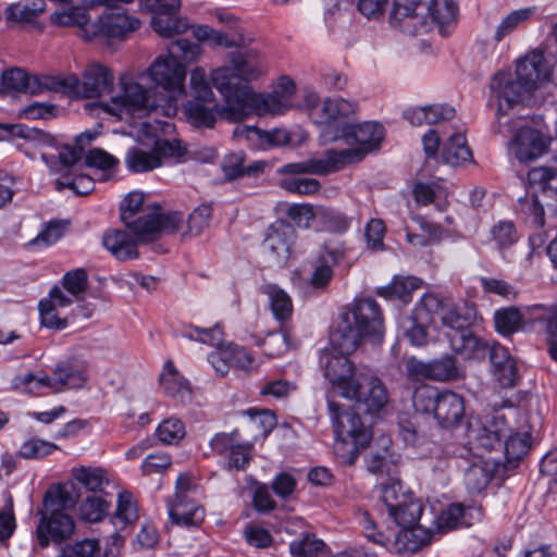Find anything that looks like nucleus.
Masks as SVG:
<instances>
[{
    "instance_id": "nucleus-17",
    "label": "nucleus",
    "mask_w": 557,
    "mask_h": 557,
    "mask_svg": "<svg viewBox=\"0 0 557 557\" xmlns=\"http://www.w3.org/2000/svg\"><path fill=\"white\" fill-rule=\"evenodd\" d=\"M490 87L493 97L498 102L496 120L499 126L498 132L502 133V127L508 124V121L505 120L506 110L527 101L533 91L518 79L516 74L506 71L496 73Z\"/></svg>"
},
{
    "instance_id": "nucleus-20",
    "label": "nucleus",
    "mask_w": 557,
    "mask_h": 557,
    "mask_svg": "<svg viewBox=\"0 0 557 557\" xmlns=\"http://www.w3.org/2000/svg\"><path fill=\"white\" fill-rule=\"evenodd\" d=\"M548 144V136L539 129L521 124L508 143V150L519 162H528L544 154Z\"/></svg>"
},
{
    "instance_id": "nucleus-34",
    "label": "nucleus",
    "mask_w": 557,
    "mask_h": 557,
    "mask_svg": "<svg viewBox=\"0 0 557 557\" xmlns=\"http://www.w3.org/2000/svg\"><path fill=\"white\" fill-rule=\"evenodd\" d=\"M382 448L377 451H371L366 458L367 470L377 476L388 478L386 483L392 481H399L395 478L397 473V458L389 449V438L383 437L381 440Z\"/></svg>"
},
{
    "instance_id": "nucleus-55",
    "label": "nucleus",
    "mask_w": 557,
    "mask_h": 557,
    "mask_svg": "<svg viewBox=\"0 0 557 557\" xmlns=\"http://www.w3.org/2000/svg\"><path fill=\"white\" fill-rule=\"evenodd\" d=\"M45 0H30L26 4L12 3L7 8V18L12 22L28 23L45 11Z\"/></svg>"
},
{
    "instance_id": "nucleus-7",
    "label": "nucleus",
    "mask_w": 557,
    "mask_h": 557,
    "mask_svg": "<svg viewBox=\"0 0 557 557\" xmlns=\"http://www.w3.org/2000/svg\"><path fill=\"white\" fill-rule=\"evenodd\" d=\"M51 22L60 26H78L85 40L123 38L140 26V21L124 12H108L91 21L85 8L69 7L51 14Z\"/></svg>"
},
{
    "instance_id": "nucleus-36",
    "label": "nucleus",
    "mask_w": 557,
    "mask_h": 557,
    "mask_svg": "<svg viewBox=\"0 0 557 557\" xmlns=\"http://www.w3.org/2000/svg\"><path fill=\"white\" fill-rule=\"evenodd\" d=\"M170 519L178 525H195L202 521L205 510L194 499L173 497L168 500Z\"/></svg>"
},
{
    "instance_id": "nucleus-26",
    "label": "nucleus",
    "mask_w": 557,
    "mask_h": 557,
    "mask_svg": "<svg viewBox=\"0 0 557 557\" xmlns=\"http://www.w3.org/2000/svg\"><path fill=\"white\" fill-rule=\"evenodd\" d=\"M466 414L465 399L450 389H442L435 406L433 418L443 428L458 425Z\"/></svg>"
},
{
    "instance_id": "nucleus-50",
    "label": "nucleus",
    "mask_w": 557,
    "mask_h": 557,
    "mask_svg": "<svg viewBox=\"0 0 557 557\" xmlns=\"http://www.w3.org/2000/svg\"><path fill=\"white\" fill-rule=\"evenodd\" d=\"M17 135L25 140L24 144L18 145V148L30 159H35V153L29 151L30 148L51 147L55 141L52 135L39 128L21 126Z\"/></svg>"
},
{
    "instance_id": "nucleus-18",
    "label": "nucleus",
    "mask_w": 557,
    "mask_h": 557,
    "mask_svg": "<svg viewBox=\"0 0 557 557\" xmlns=\"http://www.w3.org/2000/svg\"><path fill=\"white\" fill-rule=\"evenodd\" d=\"M509 426L505 416L495 412L491 418L482 421L479 417H469L467 422V440L470 449L491 451L500 446L502 438L507 436Z\"/></svg>"
},
{
    "instance_id": "nucleus-51",
    "label": "nucleus",
    "mask_w": 557,
    "mask_h": 557,
    "mask_svg": "<svg viewBox=\"0 0 557 557\" xmlns=\"http://www.w3.org/2000/svg\"><path fill=\"white\" fill-rule=\"evenodd\" d=\"M244 156L242 153H231L226 156L222 163V170L228 180H235L245 174L251 175L263 171L264 164L255 162L249 165L244 164Z\"/></svg>"
},
{
    "instance_id": "nucleus-4",
    "label": "nucleus",
    "mask_w": 557,
    "mask_h": 557,
    "mask_svg": "<svg viewBox=\"0 0 557 557\" xmlns=\"http://www.w3.org/2000/svg\"><path fill=\"white\" fill-rule=\"evenodd\" d=\"M136 116H134L135 119ZM138 126V140L136 146L127 149L124 158L126 169L132 173L150 172L160 168L169 160H176L184 153L178 140H169L159 137V132L165 133L171 124L159 120L132 122Z\"/></svg>"
},
{
    "instance_id": "nucleus-54",
    "label": "nucleus",
    "mask_w": 557,
    "mask_h": 557,
    "mask_svg": "<svg viewBox=\"0 0 557 557\" xmlns=\"http://www.w3.org/2000/svg\"><path fill=\"white\" fill-rule=\"evenodd\" d=\"M137 518L138 508L133 494L127 491L120 492L114 515L115 524L123 529L127 524L135 522Z\"/></svg>"
},
{
    "instance_id": "nucleus-35",
    "label": "nucleus",
    "mask_w": 557,
    "mask_h": 557,
    "mask_svg": "<svg viewBox=\"0 0 557 557\" xmlns=\"http://www.w3.org/2000/svg\"><path fill=\"white\" fill-rule=\"evenodd\" d=\"M455 109L448 104L436 103L404 111V117L414 126L432 125L449 121L455 116Z\"/></svg>"
},
{
    "instance_id": "nucleus-37",
    "label": "nucleus",
    "mask_w": 557,
    "mask_h": 557,
    "mask_svg": "<svg viewBox=\"0 0 557 557\" xmlns=\"http://www.w3.org/2000/svg\"><path fill=\"white\" fill-rule=\"evenodd\" d=\"M260 290L268 297L269 307L274 318L284 327L293 314V301L290 296L278 285L274 283H264Z\"/></svg>"
},
{
    "instance_id": "nucleus-53",
    "label": "nucleus",
    "mask_w": 557,
    "mask_h": 557,
    "mask_svg": "<svg viewBox=\"0 0 557 557\" xmlns=\"http://www.w3.org/2000/svg\"><path fill=\"white\" fill-rule=\"evenodd\" d=\"M462 376L454 357L445 355L431 360V380L437 382L456 381Z\"/></svg>"
},
{
    "instance_id": "nucleus-58",
    "label": "nucleus",
    "mask_w": 557,
    "mask_h": 557,
    "mask_svg": "<svg viewBox=\"0 0 557 557\" xmlns=\"http://www.w3.org/2000/svg\"><path fill=\"white\" fill-rule=\"evenodd\" d=\"M212 81H208L206 70L196 67L190 73V90L191 100L214 101V92L212 90Z\"/></svg>"
},
{
    "instance_id": "nucleus-43",
    "label": "nucleus",
    "mask_w": 557,
    "mask_h": 557,
    "mask_svg": "<svg viewBox=\"0 0 557 557\" xmlns=\"http://www.w3.org/2000/svg\"><path fill=\"white\" fill-rule=\"evenodd\" d=\"M164 393L174 398L184 399L191 393L189 382L176 370L172 361H166L160 375Z\"/></svg>"
},
{
    "instance_id": "nucleus-52",
    "label": "nucleus",
    "mask_w": 557,
    "mask_h": 557,
    "mask_svg": "<svg viewBox=\"0 0 557 557\" xmlns=\"http://www.w3.org/2000/svg\"><path fill=\"white\" fill-rule=\"evenodd\" d=\"M85 164L103 172L104 178H109L116 171L120 161L101 148H92L85 154Z\"/></svg>"
},
{
    "instance_id": "nucleus-13",
    "label": "nucleus",
    "mask_w": 557,
    "mask_h": 557,
    "mask_svg": "<svg viewBox=\"0 0 557 557\" xmlns=\"http://www.w3.org/2000/svg\"><path fill=\"white\" fill-rule=\"evenodd\" d=\"M457 5L454 0H430L421 2L412 11L409 20H406L401 32L408 35L428 33L433 26H437L442 35L449 33V26L456 21Z\"/></svg>"
},
{
    "instance_id": "nucleus-30",
    "label": "nucleus",
    "mask_w": 557,
    "mask_h": 557,
    "mask_svg": "<svg viewBox=\"0 0 557 557\" xmlns=\"http://www.w3.org/2000/svg\"><path fill=\"white\" fill-rule=\"evenodd\" d=\"M492 375L502 387H512L518 381V369L515 358L508 349L493 342L490 354Z\"/></svg>"
},
{
    "instance_id": "nucleus-24",
    "label": "nucleus",
    "mask_w": 557,
    "mask_h": 557,
    "mask_svg": "<svg viewBox=\"0 0 557 557\" xmlns=\"http://www.w3.org/2000/svg\"><path fill=\"white\" fill-rule=\"evenodd\" d=\"M450 348L463 359L483 360L491 354L493 343L476 335L469 329L455 333H446Z\"/></svg>"
},
{
    "instance_id": "nucleus-41",
    "label": "nucleus",
    "mask_w": 557,
    "mask_h": 557,
    "mask_svg": "<svg viewBox=\"0 0 557 557\" xmlns=\"http://www.w3.org/2000/svg\"><path fill=\"white\" fill-rule=\"evenodd\" d=\"M536 7H527L512 10L506 14L495 28L493 34V40L495 42H502L507 36L513 33L519 27L527 24L536 14Z\"/></svg>"
},
{
    "instance_id": "nucleus-22",
    "label": "nucleus",
    "mask_w": 557,
    "mask_h": 557,
    "mask_svg": "<svg viewBox=\"0 0 557 557\" xmlns=\"http://www.w3.org/2000/svg\"><path fill=\"white\" fill-rule=\"evenodd\" d=\"M3 85L16 91L40 95L46 91L58 92V76L34 75L22 69H12L3 73Z\"/></svg>"
},
{
    "instance_id": "nucleus-56",
    "label": "nucleus",
    "mask_w": 557,
    "mask_h": 557,
    "mask_svg": "<svg viewBox=\"0 0 557 557\" xmlns=\"http://www.w3.org/2000/svg\"><path fill=\"white\" fill-rule=\"evenodd\" d=\"M324 549V543L312 534H304L294 539L289 552L294 557H319Z\"/></svg>"
},
{
    "instance_id": "nucleus-45",
    "label": "nucleus",
    "mask_w": 557,
    "mask_h": 557,
    "mask_svg": "<svg viewBox=\"0 0 557 557\" xmlns=\"http://www.w3.org/2000/svg\"><path fill=\"white\" fill-rule=\"evenodd\" d=\"M494 478V463L487 460H480L472 463L465 473L467 490L474 494L486 488Z\"/></svg>"
},
{
    "instance_id": "nucleus-10",
    "label": "nucleus",
    "mask_w": 557,
    "mask_h": 557,
    "mask_svg": "<svg viewBox=\"0 0 557 557\" xmlns=\"http://www.w3.org/2000/svg\"><path fill=\"white\" fill-rule=\"evenodd\" d=\"M288 109L275 92H256L251 87H245L238 90V98L223 104L220 114L222 119L236 123L252 114L278 115Z\"/></svg>"
},
{
    "instance_id": "nucleus-63",
    "label": "nucleus",
    "mask_w": 557,
    "mask_h": 557,
    "mask_svg": "<svg viewBox=\"0 0 557 557\" xmlns=\"http://www.w3.org/2000/svg\"><path fill=\"white\" fill-rule=\"evenodd\" d=\"M109 510V503L100 496L87 497L79 507V513L83 520L87 522L100 521Z\"/></svg>"
},
{
    "instance_id": "nucleus-48",
    "label": "nucleus",
    "mask_w": 557,
    "mask_h": 557,
    "mask_svg": "<svg viewBox=\"0 0 557 557\" xmlns=\"http://www.w3.org/2000/svg\"><path fill=\"white\" fill-rule=\"evenodd\" d=\"M350 219L337 210L318 207L315 225L318 231L345 233L350 227Z\"/></svg>"
},
{
    "instance_id": "nucleus-29",
    "label": "nucleus",
    "mask_w": 557,
    "mask_h": 557,
    "mask_svg": "<svg viewBox=\"0 0 557 557\" xmlns=\"http://www.w3.org/2000/svg\"><path fill=\"white\" fill-rule=\"evenodd\" d=\"M339 170L338 163L333 156V149H331L325 151L322 157L284 164L277 169V173L286 176H296L298 174L325 175Z\"/></svg>"
},
{
    "instance_id": "nucleus-9",
    "label": "nucleus",
    "mask_w": 557,
    "mask_h": 557,
    "mask_svg": "<svg viewBox=\"0 0 557 557\" xmlns=\"http://www.w3.org/2000/svg\"><path fill=\"white\" fill-rule=\"evenodd\" d=\"M358 521L362 528L364 537L369 542L382 546L392 554L400 556L417 553L425 545H429L435 535L431 529L424 525H416L400 528L394 535V539L391 540L389 536L377 529L369 512H359Z\"/></svg>"
},
{
    "instance_id": "nucleus-59",
    "label": "nucleus",
    "mask_w": 557,
    "mask_h": 557,
    "mask_svg": "<svg viewBox=\"0 0 557 557\" xmlns=\"http://www.w3.org/2000/svg\"><path fill=\"white\" fill-rule=\"evenodd\" d=\"M531 447V436L529 433H515L507 436L504 448L505 456L509 463L517 462L523 458Z\"/></svg>"
},
{
    "instance_id": "nucleus-40",
    "label": "nucleus",
    "mask_w": 557,
    "mask_h": 557,
    "mask_svg": "<svg viewBox=\"0 0 557 557\" xmlns=\"http://www.w3.org/2000/svg\"><path fill=\"white\" fill-rule=\"evenodd\" d=\"M442 159L451 166H459L472 162V152L467 145L463 133L457 132L449 136L443 146Z\"/></svg>"
},
{
    "instance_id": "nucleus-64",
    "label": "nucleus",
    "mask_w": 557,
    "mask_h": 557,
    "mask_svg": "<svg viewBox=\"0 0 557 557\" xmlns=\"http://www.w3.org/2000/svg\"><path fill=\"white\" fill-rule=\"evenodd\" d=\"M100 544L96 539H84L62 548L57 557H99Z\"/></svg>"
},
{
    "instance_id": "nucleus-14",
    "label": "nucleus",
    "mask_w": 557,
    "mask_h": 557,
    "mask_svg": "<svg viewBox=\"0 0 557 557\" xmlns=\"http://www.w3.org/2000/svg\"><path fill=\"white\" fill-rule=\"evenodd\" d=\"M381 502L386 507L388 516L400 528L422 525L420 520L423 505L412 493L406 491L399 481L381 484Z\"/></svg>"
},
{
    "instance_id": "nucleus-28",
    "label": "nucleus",
    "mask_w": 557,
    "mask_h": 557,
    "mask_svg": "<svg viewBox=\"0 0 557 557\" xmlns=\"http://www.w3.org/2000/svg\"><path fill=\"white\" fill-rule=\"evenodd\" d=\"M149 240H140L138 236L133 233L131 235L124 230H108L102 236V244L111 255L120 260H131L138 257V244L148 243Z\"/></svg>"
},
{
    "instance_id": "nucleus-2",
    "label": "nucleus",
    "mask_w": 557,
    "mask_h": 557,
    "mask_svg": "<svg viewBox=\"0 0 557 557\" xmlns=\"http://www.w3.org/2000/svg\"><path fill=\"white\" fill-rule=\"evenodd\" d=\"M324 376L341 397L369 414H379L389 403L385 383L368 367H356L346 356H329Z\"/></svg>"
},
{
    "instance_id": "nucleus-5",
    "label": "nucleus",
    "mask_w": 557,
    "mask_h": 557,
    "mask_svg": "<svg viewBox=\"0 0 557 557\" xmlns=\"http://www.w3.org/2000/svg\"><path fill=\"white\" fill-rule=\"evenodd\" d=\"M121 219L140 240H154L162 233H174L183 223L178 212L163 213L159 205H145L141 191L129 193L121 202Z\"/></svg>"
},
{
    "instance_id": "nucleus-61",
    "label": "nucleus",
    "mask_w": 557,
    "mask_h": 557,
    "mask_svg": "<svg viewBox=\"0 0 557 557\" xmlns=\"http://www.w3.org/2000/svg\"><path fill=\"white\" fill-rule=\"evenodd\" d=\"M154 434L163 444L178 443L185 436V425L178 418L171 417L158 425Z\"/></svg>"
},
{
    "instance_id": "nucleus-60",
    "label": "nucleus",
    "mask_w": 557,
    "mask_h": 557,
    "mask_svg": "<svg viewBox=\"0 0 557 557\" xmlns=\"http://www.w3.org/2000/svg\"><path fill=\"white\" fill-rule=\"evenodd\" d=\"M495 330L502 335H511L517 332L522 323V317L518 309L510 307L497 310L494 314Z\"/></svg>"
},
{
    "instance_id": "nucleus-1",
    "label": "nucleus",
    "mask_w": 557,
    "mask_h": 557,
    "mask_svg": "<svg viewBox=\"0 0 557 557\" xmlns=\"http://www.w3.org/2000/svg\"><path fill=\"white\" fill-rule=\"evenodd\" d=\"M201 53L198 44L178 39L170 44L168 53L159 55L146 72L136 76L122 74L119 92L109 101L95 104L99 113L127 121L161 110L164 115L176 113V101L185 96L186 63Z\"/></svg>"
},
{
    "instance_id": "nucleus-19",
    "label": "nucleus",
    "mask_w": 557,
    "mask_h": 557,
    "mask_svg": "<svg viewBox=\"0 0 557 557\" xmlns=\"http://www.w3.org/2000/svg\"><path fill=\"white\" fill-rule=\"evenodd\" d=\"M557 59L548 58L547 48L544 51L534 50L517 61L516 75L530 90L534 91L536 87L550 79Z\"/></svg>"
},
{
    "instance_id": "nucleus-16",
    "label": "nucleus",
    "mask_w": 557,
    "mask_h": 557,
    "mask_svg": "<svg viewBox=\"0 0 557 557\" xmlns=\"http://www.w3.org/2000/svg\"><path fill=\"white\" fill-rule=\"evenodd\" d=\"M139 7L151 15L150 26L160 37L171 38L188 28L187 21L178 15L181 0H140Z\"/></svg>"
},
{
    "instance_id": "nucleus-46",
    "label": "nucleus",
    "mask_w": 557,
    "mask_h": 557,
    "mask_svg": "<svg viewBox=\"0 0 557 557\" xmlns=\"http://www.w3.org/2000/svg\"><path fill=\"white\" fill-rule=\"evenodd\" d=\"M81 150L71 146H61L57 148L55 153H41L42 161L48 165L51 172L70 174L71 168L79 160Z\"/></svg>"
},
{
    "instance_id": "nucleus-42",
    "label": "nucleus",
    "mask_w": 557,
    "mask_h": 557,
    "mask_svg": "<svg viewBox=\"0 0 557 557\" xmlns=\"http://www.w3.org/2000/svg\"><path fill=\"white\" fill-rule=\"evenodd\" d=\"M14 389L24 395L41 396L52 393L51 375L32 372L16 375L12 381Z\"/></svg>"
},
{
    "instance_id": "nucleus-25",
    "label": "nucleus",
    "mask_w": 557,
    "mask_h": 557,
    "mask_svg": "<svg viewBox=\"0 0 557 557\" xmlns=\"http://www.w3.org/2000/svg\"><path fill=\"white\" fill-rule=\"evenodd\" d=\"M481 519L482 511L479 507L456 503L443 509L435 521L437 531L445 533L454 529L471 527Z\"/></svg>"
},
{
    "instance_id": "nucleus-32",
    "label": "nucleus",
    "mask_w": 557,
    "mask_h": 557,
    "mask_svg": "<svg viewBox=\"0 0 557 557\" xmlns=\"http://www.w3.org/2000/svg\"><path fill=\"white\" fill-rule=\"evenodd\" d=\"M234 136L246 137L247 139H251L256 136L265 140L271 146H295L305 138V135L300 131L294 132L285 128H274L270 132H261L255 126L243 125L235 127Z\"/></svg>"
},
{
    "instance_id": "nucleus-62",
    "label": "nucleus",
    "mask_w": 557,
    "mask_h": 557,
    "mask_svg": "<svg viewBox=\"0 0 557 557\" xmlns=\"http://www.w3.org/2000/svg\"><path fill=\"white\" fill-rule=\"evenodd\" d=\"M491 237L499 250L510 247L518 240L515 224L511 221H498L491 228Z\"/></svg>"
},
{
    "instance_id": "nucleus-38",
    "label": "nucleus",
    "mask_w": 557,
    "mask_h": 557,
    "mask_svg": "<svg viewBox=\"0 0 557 557\" xmlns=\"http://www.w3.org/2000/svg\"><path fill=\"white\" fill-rule=\"evenodd\" d=\"M421 286L422 280L417 276L396 275L388 285L377 288L376 294L387 300H399L407 305L412 299V292Z\"/></svg>"
},
{
    "instance_id": "nucleus-44",
    "label": "nucleus",
    "mask_w": 557,
    "mask_h": 557,
    "mask_svg": "<svg viewBox=\"0 0 557 557\" xmlns=\"http://www.w3.org/2000/svg\"><path fill=\"white\" fill-rule=\"evenodd\" d=\"M441 320L444 326L448 329L447 333L463 331L475 319V310L472 307L463 306H444L441 308Z\"/></svg>"
},
{
    "instance_id": "nucleus-33",
    "label": "nucleus",
    "mask_w": 557,
    "mask_h": 557,
    "mask_svg": "<svg viewBox=\"0 0 557 557\" xmlns=\"http://www.w3.org/2000/svg\"><path fill=\"white\" fill-rule=\"evenodd\" d=\"M52 393L66 388H82L88 381L87 367L83 363L57 364L52 375Z\"/></svg>"
},
{
    "instance_id": "nucleus-21",
    "label": "nucleus",
    "mask_w": 557,
    "mask_h": 557,
    "mask_svg": "<svg viewBox=\"0 0 557 557\" xmlns=\"http://www.w3.org/2000/svg\"><path fill=\"white\" fill-rule=\"evenodd\" d=\"M75 529L73 518L62 510L46 511L42 513L36 529V536L40 547H48L50 543L59 544L69 539Z\"/></svg>"
},
{
    "instance_id": "nucleus-49",
    "label": "nucleus",
    "mask_w": 557,
    "mask_h": 557,
    "mask_svg": "<svg viewBox=\"0 0 557 557\" xmlns=\"http://www.w3.org/2000/svg\"><path fill=\"white\" fill-rule=\"evenodd\" d=\"M73 478L88 491H102L109 484L106 470L98 467H79L72 470Z\"/></svg>"
},
{
    "instance_id": "nucleus-6",
    "label": "nucleus",
    "mask_w": 557,
    "mask_h": 557,
    "mask_svg": "<svg viewBox=\"0 0 557 557\" xmlns=\"http://www.w3.org/2000/svg\"><path fill=\"white\" fill-rule=\"evenodd\" d=\"M227 60L231 65L211 71L212 84L223 97L224 103L238 98L239 89L250 87L249 83L260 79L268 73L264 55L252 48L232 51Z\"/></svg>"
},
{
    "instance_id": "nucleus-39",
    "label": "nucleus",
    "mask_w": 557,
    "mask_h": 557,
    "mask_svg": "<svg viewBox=\"0 0 557 557\" xmlns=\"http://www.w3.org/2000/svg\"><path fill=\"white\" fill-rule=\"evenodd\" d=\"M214 101L189 100L184 107L187 121L195 127L212 128L223 104L218 107ZM221 116V114H219Z\"/></svg>"
},
{
    "instance_id": "nucleus-8",
    "label": "nucleus",
    "mask_w": 557,
    "mask_h": 557,
    "mask_svg": "<svg viewBox=\"0 0 557 557\" xmlns=\"http://www.w3.org/2000/svg\"><path fill=\"white\" fill-rule=\"evenodd\" d=\"M327 408L336 440L335 453L343 463L354 465L360 449L370 443L371 430L358 413L344 411L341 404L329 400Z\"/></svg>"
},
{
    "instance_id": "nucleus-11",
    "label": "nucleus",
    "mask_w": 557,
    "mask_h": 557,
    "mask_svg": "<svg viewBox=\"0 0 557 557\" xmlns=\"http://www.w3.org/2000/svg\"><path fill=\"white\" fill-rule=\"evenodd\" d=\"M58 92L75 98H99L110 94L114 76L109 67L90 63L83 72L82 78L74 74L58 76Z\"/></svg>"
},
{
    "instance_id": "nucleus-47",
    "label": "nucleus",
    "mask_w": 557,
    "mask_h": 557,
    "mask_svg": "<svg viewBox=\"0 0 557 557\" xmlns=\"http://www.w3.org/2000/svg\"><path fill=\"white\" fill-rule=\"evenodd\" d=\"M528 178L531 185L542 191L543 197L557 203V171L544 166L533 168Z\"/></svg>"
},
{
    "instance_id": "nucleus-23",
    "label": "nucleus",
    "mask_w": 557,
    "mask_h": 557,
    "mask_svg": "<svg viewBox=\"0 0 557 557\" xmlns=\"http://www.w3.org/2000/svg\"><path fill=\"white\" fill-rule=\"evenodd\" d=\"M295 238L293 226L284 221H276L267 231L263 251L277 264H284L290 256Z\"/></svg>"
},
{
    "instance_id": "nucleus-15",
    "label": "nucleus",
    "mask_w": 557,
    "mask_h": 557,
    "mask_svg": "<svg viewBox=\"0 0 557 557\" xmlns=\"http://www.w3.org/2000/svg\"><path fill=\"white\" fill-rule=\"evenodd\" d=\"M384 138V128L376 122H364L357 125H348L346 134L342 137L347 145H357L343 150H334L339 169L349 163L361 161L369 152L376 149Z\"/></svg>"
},
{
    "instance_id": "nucleus-57",
    "label": "nucleus",
    "mask_w": 557,
    "mask_h": 557,
    "mask_svg": "<svg viewBox=\"0 0 557 557\" xmlns=\"http://www.w3.org/2000/svg\"><path fill=\"white\" fill-rule=\"evenodd\" d=\"M440 392L441 391L431 385L418 386L412 394L414 410L433 417Z\"/></svg>"
},
{
    "instance_id": "nucleus-3",
    "label": "nucleus",
    "mask_w": 557,
    "mask_h": 557,
    "mask_svg": "<svg viewBox=\"0 0 557 557\" xmlns=\"http://www.w3.org/2000/svg\"><path fill=\"white\" fill-rule=\"evenodd\" d=\"M383 333V317L377 302L372 298H362L341 312L331 342L338 351L337 356L347 357L363 338L380 341Z\"/></svg>"
},
{
    "instance_id": "nucleus-31",
    "label": "nucleus",
    "mask_w": 557,
    "mask_h": 557,
    "mask_svg": "<svg viewBox=\"0 0 557 557\" xmlns=\"http://www.w3.org/2000/svg\"><path fill=\"white\" fill-rule=\"evenodd\" d=\"M344 258V251L338 246L324 245L313 265L310 284L314 288H323L329 285L333 277V268Z\"/></svg>"
},
{
    "instance_id": "nucleus-12",
    "label": "nucleus",
    "mask_w": 557,
    "mask_h": 557,
    "mask_svg": "<svg viewBox=\"0 0 557 557\" xmlns=\"http://www.w3.org/2000/svg\"><path fill=\"white\" fill-rule=\"evenodd\" d=\"M355 112V104L343 98H327L309 109V116L314 124L322 127L320 137L324 143L342 139L349 125V117Z\"/></svg>"
},
{
    "instance_id": "nucleus-27",
    "label": "nucleus",
    "mask_w": 557,
    "mask_h": 557,
    "mask_svg": "<svg viewBox=\"0 0 557 557\" xmlns=\"http://www.w3.org/2000/svg\"><path fill=\"white\" fill-rule=\"evenodd\" d=\"M73 299L61 287L53 286L49 292L48 298L41 299L38 305L41 324L48 329H65L67 325L66 319L60 318L57 309L71 306Z\"/></svg>"
}]
</instances>
